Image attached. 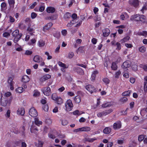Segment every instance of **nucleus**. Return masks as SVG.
<instances>
[{
  "instance_id": "obj_1",
  "label": "nucleus",
  "mask_w": 147,
  "mask_h": 147,
  "mask_svg": "<svg viewBox=\"0 0 147 147\" xmlns=\"http://www.w3.org/2000/svg\"><path fill=\"white\" fill-rule=\"evenodd\" d=\"M13 99V97L11 96L9 98L1 97V105L3 106L6 107L8 103L9 105Z\"/></svg>"
},
{
  "instance_id": "obj_2",
  "label": "nucleus",
  "mask_w": 147,
  "mask_h": 147,
  "mask_svg": "<svg viewBox=\"0 0 147 147\" xmlns=\"http://www.w3.org/2000/svg\"><path fill=\"white\" fill-rule=\"evenodd\" d=\"M65 107L67 111H70L73 107L72 101L70 100H68L65 103Z\"/></svg>"
},
{
  "instance_id": "obj_3",
  "label": "nucleus",
  "mask_w": 147,
  "mask_h": 147,
  "mask_svg": "<svg viewBox=\"0 0 147 147\" xmlns=\"http://www.w3.org/2000/svg\"><path fill=\"white\" fill-rule=\"evenodd\" d=\"M86 88L87 90L90 92L91 94L96 92V89L91 85H89L86 86Z\"/></svg>"
},
{
  "instance_id": "obj_4",
  "label": "nucleus",
  "mask_w": 147,
  "mask_h": 147,
  "mask_svg": "<svg viewBox=\"0 0 147 147\" xmlns=\"http://www.w3.org/2000/svg\"><path fill=\"white\" fill-rule=\"evenodd\" d=\"M29 115L32 117H36L38 115L37 111L34 108H32L29 111Z\"/></svg>"
},
{
  "instance_id": "obj_5",
  "label": "nucleus",
  "mask_w": 147,
  "mask_h": 147,
  "mask_svg": "<svg viewBox=\"0 0 147 147\" xmlns=\"http://www.w3.org/2000/svg\"><path fill=\"white\" fill-rule=\"evenodd\" d=\"M73 70L76 72L78 74L80 75H83L84 74L83 70L80 68L78 67H74L73 68Z\"/></svg>"
},
{
  "instance_id": "obj_6",
  "label": "nucleus",
  "mask_w": 147,
  "mask_h": 147,
  "mask_svg": "<svg viewBox=\"0 0 147 147\" xmlns=\"http://www.w3.org/2000/svg\"><path fill=\"white\" fill-rule=\"evenodd\" d=\"M43 91L44 94L47 96H48L51 94V89L49 87L44 88Z\"/></svg>"
},
{
  "instance_id": "obj_7",
  "label": "nucleus",
  "mask_w": 147,
  "mask_h": 147,
  "mask_svg": "<svg viewBox=\"0 0 147 147\" xmlns=\"http://www.w3.org/2000/svg\"><path fill=\"white\" fill-rule=\"evenodd\" d=\"M129 3L131 5H132L135 7H138L139 5V2L138 0L129 1Z\"/></svg>"
},
{
  "instance_id": "obj_8",
  "label": "nucleus",
  "mask_w": 147,
  "mask_h": 147,
  "mask_svg": "<svg viewBox=\"0 0 147 147\" xmlns=\"http://www.w3.org/2000/svg\"><path fill=\"white\" fill-rule=\"evenodd\" d=\"M51 76L50 75L48 74H46L44 75L42 77H41L40 79V82H43L51 78Z\"/></svg>"
},
{
  "instance_id": "obj_9",
  "label": "nucleus",
  "mask_w": 147,
  "mask_h": 147,
  "mask_svg": "<svg viewBox=\"0 0 147 147\" xmlns=\"http://www.w3.org/2000/svg\"><path fill=\"white\" fill-rule=\"evenodd\" d=\"M12 34L13 37H19L20 38H21L22 36V34L19 33V31L18 30H16L14 31Z\"/></svg>"
},
{
  "instance_id": "obj_10",
  "label": "nucleus",
  "mask_w": 147,
  "mask_h": 147,
  "mask_svg": "<svg viewBox=\"0 0 147 147\" xmlns=\"http://www.w3.org/2000/svg\"><path fill=\"white\" fill-rule=\"evenodd\" d=\"M121 123L120 121H118L115 123L113 125V128L114 129H119L121 128Z\"/></svg>"
},
{
  "instance_id": "obj_11",
  "label": "nucleus",
  "mask_w": 147,
  "mask_h": 147,
  "mask_svg": "<svg viewBox=\"0 0 147 147\" xmlns=\"http://www.w3.org/2000/svg\"><path fill=\"white\" fill-rule=\"evenodd\" d=\"M13 79L11 77L9 78L8 83L10 86V89L11 90H13L14 89L13 87V84L14 83V82L13 81Z\"/></svg>"
},
{
  "instance_id": "obj_12",
  "label": "nucleus",
  "mask_w": 147,
  "mask_h": 147,
  "mask_svg": "<svg viewBox=\"0 0 147 147\" xmlns=\"http://www.w3.org/2000/svg\"><path fill=\"white\" fill-rule=\"evenodd\" d=\"M55 130H54L53 132H50L49 133L48 136L49 138L52 139H54L56 138V132Z\"/></svg>"
},
{
  "instance_id": "obj_13",
  "label": "nucleus",
  "mask_w": 147,
  "mask_h": 147,
  "mask_svg": "<svg viewBox=\"0 0 147 147\" xmlns=\"http://www.w3.org/2000/svg\"><path fill=\"white\" fill-rule=\"evenodd\" d=\"M110 31L108 28H106L102 30L103 36L105 37L108 36L110 34Z\"/></svg>"
},
{
  "instance_id": "obj_14",
  "label": "nucleus",
  "mask_w": 147,
  "mask_h": 147,
  "mask_svg": "<svg viewBox=\"0 0 147 147\" xmlns=\"http://www.w3.org/2000/svg\"><path fill=\"white\" fill-rule=\"evenodd\" d=\"M33 60L35 62L40 63L41 62L42 58L38 55H36L34 56Z\"/></svg>"
},
{
  "instance_id": "obj_15",
  "label": "nucleus",
  "mask_w": 147,
  "mask_h": 147,
  "mask_svg": "<svg viewBox=\"0 0 147 147\" xmlns=\"http://www.w3.org/2000/svg\"><path fill=\"white\" fill-rule=\"evenodd\" d=\"M98 71L97 70H95L93 72L91 75L90 79L92 81H94L96 77V75L98 74Z\"/></svg>"
},
{
  "instance_id": "obj_16",
  "label": "nucleus",
  "mask_w": 147,
  "mask_h": 147,
  "mask_svg": "<svg viewBox=\"0 0 147 147\" xmlns=\"http://www.w3.org/2000/svg\"><path fill=\"white\" fill-rule=\"evenodd\" d=\"M17 113L18 115H23L25 113V111L24 108H19L17 111Z\"/></svg>"
},
{
  "instance_id": "obj_17",
  "label": "nucleus",
  "mask_w": 147,
  "mask_h": 147,
  "mask_svg": "<svg viewBox=\"0 0 147 147\" xmlns=\"http://www.w3.org/2000/svg\"><path fill=\"white\" fill-rule=\"evenodd\" d=\"M130 66L129 61H125L123 63L122 67L123 68H126L129 67Z\"/></svg>"
},
{
  "instance_id": "obj_18",
  "label": "nucleus",
  "mask_w": 147,
  "mask_h": 147,
  "mask_svg": "<svg viewBox=\"0 0 147 147\" xmlns=\"http://www.w3.org/2000/svg\"><path fill=\"white\" fill-rule=\"evenodd\" d=\"M53 25L52 23L50 22L47 24L43 27V30L44 31H45L46 30L49 29Z\"/></svg>"
},
{
  "instance_id": "obj_19",
  "label": "nucleus",
  "mask_w": 147,
  "mask_h": 147,
  "mask_svg": "<svg viewBox=\"0 0 147 147\" xmlns=\"http://www.w3.org/2000/svg\"><path fill=\"white\" fill-rule=\"evenodd\" d=\"M30 80L29 77L26 75L24 76L22 78V81L25 83H27Z\"/></svg>"
},
{
  "instance_id": "obj_20",
  "label": "nucleus",
  "mask_w": 147,
  "mask_h": 147,
  "mask_svg": "<svg viewBox=\"0 0 147 147\" xmlns=\"http://www.w3.org/2000/svg\"><path fill=\"white\" fill-rule=\"evenodd\" d=\"M55 9L53 7H49L47 9V12L48 13H53L55 12Z\"/></svg>"
},
{
  "instance_id": "obj_21",
  "label": "nucleus",
  "mask_w": 147,
  "mask_h": 147,
  "mask_svg": "<svg viewBox=\"0 0 147 147\" xmlns=\"http://www.w3.org/2000/svg\"><path fill=\"white\" fill-rule=\"evenodd\" d=\"M74 100L76 103H78L81 102V98L80 96L77 95L75 97Z\"/></svg>"
},
{
  "instance_id": "obj_22",
  "label": "nucleus",
  "mask_w": 147,
  "mask_h": 147,
  "mask_svg": "<svg viewBox=\"0 0 147 147\" xmlns=\"http://www.w3.org/2000/svg\"><path fill=\"white\" fill-rule=\"evenodd\" d=\"M8 2L11 7L13 8L14 7L15 1L14 0H8Z\"/></svg>"
},
{
  "instance_id": "obj_23",
  "label": "nucleus",
  "mask_w": 147,
  "mask_h": 147,
  "mask_svg": "<svg viewBox=\"0 0 147 147\" xmlns=\"http://www.w3.org/2000/svg\"><path fill=\"white\" fill-rule=\"evenodd\" d=\"M34 122L35 124L38 126H39L40 125H41L42 124V122L40 121H39L38 119L37 118H35Z\"/></svg>"
},
{
  "instance_id": "obj_24",
  "label": "nucleus",
  "mask_w": 147,
  "mask_h": 147,
  "mask_svg": "<svg viewBox=\"0 0 147 147\" xmlns=\"http://www.w3.org/2000/svg\"><path fill=\"white\" fill-rule=\"evenodd\" d=\"M97 140L96 138H85V140L86 141L88 142H92L95 140Z\"/></svg>"
},
{
  "instance_id": "obj_25",
  "label": "nucleus",
  "mask_w": 147,
  "mask_h": 147,
  "mask_svg": "<svg viewBox=\"0 0 147 147\" xmlns=\"http://www.w3.org/2000/svg\"><path fill=\"white\" fill-rule=\"evenodd\" d=\"M140 19L139 21L143 22H146V18L144 15H140Z\"/></svg>"
},
{
  "instance_id": "obj_26",
  "label": "nucleus",
  "mask_w": 147,
  "mask_h": 147,
  "mask_svg": "<svg viewBox=\"0 0 147 147\" xmlns=\"http://www.w3.org/2000/svg\"><path fill=\"white\" fill-rule=\"evenodd\" d=\"M73 113L74 115H80L82 113H84V112L82 111H80L78 110H76L73 112Z\"/></svg>"
},
{
  "instance_id": "obj_27",
  "label": "nucleus",
  "mask_w": 147,
  "mask_h": 147,
  "mask_svg": "<svg viewBox=\"0 0 147 147\" xmlns=\"http://www.w3.org/2000/svg\"><path fill=\"white\" fill-rule=\"evenodd\" d=\"M113 111V110L112 109H110L108 110L104 111H103L104 113V115H105V116H106L110 114V113L112 112Z\"/></svg>"
},
{
  "instance_id": "obj_28",
  "label": "nucleus",
  "mask_w": 147,
  "mask_h": 147,
  "mask_svg": "<svg viewBox=\"0 0 147 147\" xmlns=\"http://www.w3.org/2000/svg\"><path fill=\"white\" fill-rule=\"evenodd\" d=\"M89 129H74L73 131L74 132H78L82 131H89Z\"/></svg>"
},
{
  "instance_id": "obj_29",
  "label": "nucleus",
  "mask_w": 147,
  "mask_h": 147,
  "mask_svg": "<svg viewBox=\"0 0 147 147\" xmlns=\"http://www.w3.org/2000/svg\"><path fill=\"white\" fill-rule=\"evenodd\" d=\"M55 101L57 103L58 105L61 104L63 101L62 98L60 97H59Z\"/></svg>"
},
{
  "instance_id": "obj_30",
  "label": "nucleus",
  "mask_w": 147,
  "mask_h": 147,
  "mask_svg": "<svg viewBox=\"0 0 147 147\" xmlns=\"http://www.w3.org/2000/svg\"><path fill=\"white\" fill-rule=\"evenodd\" d=\"M4 98H7L8 99L11 96H11V94L10 92H7L5 93L4 94Z\"/></svg>"
},
{
  "instance_id": "obj_31",
  "label": "nucleus",
  "mask_w": 147,
  "mask_h": 147,
  "mask_svg": "<svg viewBox=\"0 0 147 147\" xmlns=\"http://www.w3.org/2000/svg\"><path fill=\"white\" fill-rule=\"evenodd\" d=\"M77 53H78V52L80 53H83L84 52V47H79L76 51Z\"/></svg>"
},
{
  "instance_id": "obj_32",
  "label": "nucleus",
  "mask_w": 147,
  "mask_h": 147,
  "mask_svg": "<svg viewBox=\"0 0 147 147\" xmlns=\"http://www.w3.org/2000/svg\"><path fill=\"white\" fill-rule=\"evenodd\" d=\"M24 91V88L22 87H19L16 90V92L19 93L22 92Z\"/></svg>"
},
{
  "instance_id": "obj_33",
  "label": "nucleus",
  "mask_w": 147,
  "mask_h": 147,
  "mask_svg": "<svg viewBox=\"0 0 147 147\" xmlns=\"http://www.w3.org/2000/svg\"><path fill=\"white\" fill-rule=\"evenodd\" d=\"M131 92V91L129 90L125 91L123 93L122 95L123 96H129Z\"/></svg>"
},
{
  "instance_id": "obj_34",
  "label": "nucleus",
  "mask_w": 147,
  "mask_h": 147,
  "mask_svg": "<svg viewBox=\"0 0 147 147\" xmlns=\"http://www.w3.org/2000/svg\"><path fill=\"white\" fill-rule=\"evenodd\" d=\"M129 38L130 37L129 36H127L123 38V39L121 40L120 42L121 43H123L126 42L127 40H128L129 39Z\"/></svg>"
},
{
  "instance_id": "obj_35",
  "label": "nucleus",
  "mask_w": 147,
  "mask_h": 147,
  "mask_svg": "<svg viewBox=\"0 0 147 147\" xmlns=\"http://www.w3.org/2000/svg\"><path fill=\"white\" fill-rule=\"evenodd\" d=\"M111 67L112 69L114 70H116L117 69V66L116 65V63L115 62H113Z\"/></svg>"
},
{
  "instance_id": "obj_36",
  "label": "nucleus",
  "mask_w": 147,
  "mask_h": 147,
  "mask_svg": "<svg viewBox=\"0 0 147 147\" xmlns=\"http://www.w3.org/2000/svg\"><path fill=\"white\" fill-rule=\"evenodd\" d=\"M140 15L136 14L133 16V18L134 20L137 21H139L140 20Z\"/></svg>"
},
{
  "instance_id": "obj_37",
  "label": "nucleus",
  "mask_w": 147,
  "mask_h": 147,
  "mask_svg": "<svg viewBox=\"0 0 147 147\" xmlns=\"http://www.w3.org/2000/svg\"><path fill=\"white\" fill-rule=\"evenodd\" d=\"M133 119L134 120L136 121L137 122L140 123H142L143 122V120H141L140 121H139V118L137 116H135L133 117Z\"/></svg>"
},
{
  "instance_id": "obj_38",
  "label": "nucleus",
  "mask_w": 147,
  "mask_h": 147,
  "mask_svg": "<svg viewBox=\"0 0 147 147\" xmlns=\"http://www.w3.org/2000/svg\"><path fill=\"white\" fill-rule=\"evenodd\" d=\"M71 16V14L68 12L66 13L64 15V18L65 19H69Z\"/></svg>"
},
{
  "instance_id": "obj_39",
  "label": "nucleus",
  "mask_w": 147,
  "mask_h": 147,
  "mask_svg": "<svg viewBox=\"0 0 147 147\" xmlns=\"http://www.w3.org/2000/svg\"><path fill=\"white\" fill-rule=\"evenodd\" d=\"M111 105L110 102H107L103 104L102 105V107L105 108L108 107H110Z\"/></svg>"
},
{
  "instance_id": "obj_40",
  "label": "nucleus",
  "mask_w": 147,
  "mask_h": 147,
  "mask_svg": "<svg viewBox=\"0 0 147 147\" xmlns=\"http://www.w3.org/2000/svg\"><path fill=\"white\" fill-rule=\"evenodd\" d=\"M34 93L33 95L34 97H37L39 96L40 94V92L36 90H34Z\"/></svg>"
},
{
  "instance_id": "obj_41",
  "label": "nucleus",
  "mask_w": 147,
  "mask_h": 147,
  "mask_svg": "<svg viewBox=\"0 0 147 147\" xmlns=\"http://www.w3.org/2000/svg\"><path fill=\"white\" fill-rule=\"evenodd\" d=\"M44 144V142L43 141L39 140L38 141V145L37 147H42Z\"/></svg>"
},
{
  "instance_id": "obj_42",
  "label": "nucleus",
  "mask_w": 147,
  "mask_h": 147,
  "mask_svg": "<svg viewBox=\"0 0 147 147\" xmlns=\"http://www.w3.org/2000/svg\"><path fill=\"white\" fill-rule=\"evenodd\" d=\"M1 7L3 9L5 10L6 9V4L5 2H3L1 4Z\"/></svg>"
},
{
  "instance_id": "obj_43",
  "label": "nucleus",
  "mask_w": 147,
  "mask_h": 147,
  "mask_svg": "<svg viewBox=\"0 0 147 147\" xmlns=\"http://www.w3.org/2000/svg\"><path fill=\"white\" fill-rule=\"evenodd\" d=\"M74 55V54L73 52H70L68 54V58L69 59H71Z\"/></svg>"
},
{
  "instance_id": "obj_44",
  "label": "nucleus",
  "mask_w": 147,
  "mask_h": 147,
  "mask_svg": "<svg viewBox=\"0 0 147 147\" xmlns=\"http://www.w3.org/2000/svg\"><path fill=\"white\" fill-rule=\"evenodd\" d=\"M139 51L142 53H144L146 51V48L144 46L140 47L139 49Z\"/></svg>"
},
{
  "instance_id": "obj_45",
  "label": "nucleus",
  "mask_w": 147,
  "mask_h": 147,
  "mask_svg": "<svg viewBox=\"0 0 147 147\" xmlns=\"http://www.w3.org/2000/svg\"><path fill=\"white\" fill-rule=\"evenodd\" d=\"M128 100L127 98L126 97H123L120 99L121 102L124 103L126 102Z\"/></svg>"
},
{
  "instance_id": "obj_46",
  "label": "nucleus",
  "mask_w": 147,
  "mask_h": 147,
  "mask_svg": "<svg viewBox=\"0 0 147 147\" xmlns=\"http://www.w3.org/2000/svg\"><path fill=\"white\" fill-rule=\"evenodd\" d=\"M58 64L60 66L64 68H67V67H66V65L65 64L63 63L60 61L58 62Z\"/></svg>"
},
{
  "instance_id": "obj_47",
  "label": "nucleus",
  "mask_w": 147,
  "mask_h": 147,
  "mask_svg": "<svg viewBox=\"0 0 147 147\" xmlns=\"http://www.w3.org/2000/svg\"><path fill=\"white\" fill-rule=\"evenodd\" d=\"M56 135L59 138H63L65 137V135L62 134H58L56 132Z\"/></svg>"
},
{
  "instance_id": "obj_48",
  "label": "nucleus",
  "mask_w": 147,
  "mask_h": 147,
  "mask_svg": "<svg viewBox=\"0 0 147 147\" xmlns=\"http://www.w3.org/2000/svg\"><path fill=\"white\" fill-rule=\"evenodd\" d=\"M116 46H117L116 48V50H119L121 49V45L119 42H117L116 43Z\"/></svg>"
},
{
  "instance_id": "obj_49",
  "label": "nucleus",
  "mask_w": 147,
  "mask_h": 147,
  "mask_svg": "<svg viewBox=\"0 0 147 147\" xmlns=\"http://www.w3.org/2000/svg\"><path fill=\"white\" fill-rule=\"evenodd\" d=\"M144 135H141L139 136L138 140L140 142H141L144 139Z\"/></svg>"
},
{
  "instance_id": "obj_50",
  "label": "nucleus",
  "mask_w": 147,
  "mask_h": 147,
  "mask_svg": "<svg viewBox=\"0 0 147 147\" xmlns=\"http://www.w3.org/2000/svg\"><path fill=\"white\" fill-rule=\"evenodd\" d=\"M39 46L40 47H42L45 45V42L42 41H39L38 42Z\"/></svg>"
},
{
  "instance_id": "obj_51",
  "label": "nucleus",
  "mask_w": 147,
  "mask_h": 147,
  "mask_svg": "<svg viewBox=\"0 0 147 147\" xmlns=\"http://www.w3.org/2000/svg\"><path fill=\"white\" fill-rule=\"evenodd\" d=\"M102 80L106 84H109L110 82L109 80L107 78H104Z\"/></svg>"
},
{
  "instance_id": "obj_52",
  "label": "nucleus",
  "mask_w": 147,
  "mask_h": 147,
  "mask_svg": "<svg viewBox=\"0 0 147 147\" xmlns=\"http://www.w3.org/2000/svg\"><path fill=\"white\" fill-rule=\"evenodd\" d=\"M121 74V72L120 71H119L117 72L115 74V78H118L119 77L120 75Z\"/></svg>"
},
{
  "instance_id": "obj_53",
  "label": "nucleus",
  "mask_w": 147,
  "mask_h": 147,
  "mask_svg": "<svg viewBox=\"0 0 147 147\" xmlns=\"http://www.w3.org/2000/svg\"><path fill=\"white\" fill-rule=\"evenodd\" d=\"M111 129H103V132L105 134H109L111 131Z\"/></svg>"
},
{
  "instance_id": "obj_54",
  "label": "nucleus",
  "mask_w": 147,
  "mask_h": 147,
  "mask_svg": "<svg viewBox=\"0 0 147 147\" xmlns=\"http://www.w3.org/2000/svg\"><path fill=\"white\" fill-rule=\"evenodd\" d=\"M52 98L54 100H56L59 97L57 96L56 94H53L52 95Z\"/></svg>"
},
{
  "instance_id": "obj_55",
  "label": "nucleus",
  "mask_w": 147,
  "mask_h": 147,
  "mask_svg": "<svg viewBox=\"0 0 147 147\" xmlns=\"http://www.w3.org/2000/svg\"><path fill=\"white\" fill-rule=\"evenodd\" d=\"M53 35L55 37L59 38L60 36V34L59 32H57Z\"/></svg>"
},
{
  "instance_id": "obj_56",
  "label": "nucleus",
  "mask_w": 147,
  "mask_h": 147,
  "mask_svg": "<svg viewBox=\"0 0 147 147\" xmlns=\"http://www.w3.org/2000/svg\"><path fill=\"white\" fill-rule=\"evenodd\" d=\"M30 41L31 42H29L28 43V44L30 45H32V44H34L35 43L36 40L35 39L33 38L30 40Z\"/></svg>"
},
{
  "instance_id": "obj_57",
  "label": "nucleus",
  "mask_w": 147,
  "mask_h": 147,
  "mask_svg": "<svg viewBox=\"0 0 147 147\" xmlns=\"http://www.w3.org/2000/svg\"><path fill=\"white\" fill-rule=\"evenodd\" d=\"M68 121L66 120H63L62 121V124L63 125H66L68 124Z\"/></svg>"
},
{
  "instance_id": "obj_58",
  "label": "nucleus",
  "mask_w": 147,
  "mask_h": 147,
  "mask_svg": "<svg viewBox=\"0 0 147 147\" xmlns=\"http://www.w3.org/2000/svg\"><path fill=\"white\" fill-rule=\"evenodd\" d=\"M43 109L45 111H47L49 110V107L48 105H45L43 107Z\"/></svg>"
},
{
  "instance_id": "obj_59",
  "label": "nucleus",
  "mask_w": 147,
  "mask_h": 147,
  "mask_svg": "<svg viewBox=\"0 0 147 147\" xmlns=\"http://www.w3.org/2000/svg\"><path fill=\"white\" fill-rule=\"evenodd\" d=\"M144 90L145 92H147V82H144Z\"/></svg>"
},
{
  "instance_id": "obj_60",
  "label": "nucleus",
  "mask_w": 147,
  "mask_h": 147,
  "mask_svg": "<svg viewBox=\"0 0 147 147\" xmlns=\"http://www.w3.org/2000/svg\"><path fill=\"white\" fill-rule=\"evenodd\" d=\"M97 115L98 117H101L102 116H105L103 111L102 112H100L97 114Z\"/></svg>"
},
{
  "instance_id": "obj_61",
  "label": "nucleus",
  "mask_w": 147,
  "mask_h": 147,
  "mask_svg": "<svg viewBox=\"0 0 147 147\" xmlns=\"http://www.w3.org/2000/svg\"><path fill=\"white\" fill-rule=\"evenodd\" d=\"M14 37V38L13 39V42L15 43H16L21 38H20L19 37Z\"/></svg>"
},
{
  "instance_id": "obj_62",
  "label": "nucleus",
  "mask_w": 147,
  "mask_h": 147,
  "mask_svg": "<svg viewBox=\"0 0 147 147\" xmlns=\"http://www.w3.org/2000/svg\"><path fill=\"white\" fill-rule=\"evenodd\" d=\"M37 16V14L34 12H32L31 14V18L32 19L35 18Z\"/></svg>"
},
{
  "instance_id": "obj_63",
  "label": "nucleus",
  "mask_w": 147,
  "mask_h": 147,
  "mask_svg": "<svg viewBox=\"0 0 147 147\" xmlns=\"http://www.w3.org/2000/svg\"><path fill=\"white\" fill-rule=\"evenodd\" d=\"M140 67L142 68L145 71H147V66L141 65H140Z\"/></svg>"
},
{
  "instance_id": "obj_64",
  "label": "nucleus",
  "mask_w": 147,
  "mask_h": 147,
  "mask_svg": "<svg viewBox=\"0 0 147 147\" xmlns=\"http://www.w3.org/2000/svg\"><path fill=\"white\" fill-rule=\"evenodd\" d=\"M61 32L62 34L64 36H66L67 33V30L65 29L62 30Z\"/></svg>"
}]
</instances>
